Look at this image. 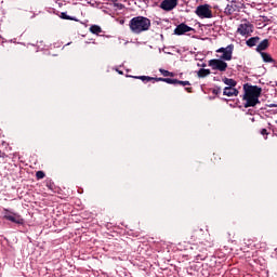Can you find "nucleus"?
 Segmentation results:
<instances>
[{
	"label": "nucleus",
	"mask_w": 277,
	"mask_h": 277,
	"mask_svg": "<svg viewBox=\"0 0 277 277\" xmlns=\"http://www.w3.org/2000/svg\"><path fill=\"white\" fill-rule=\"evenodd\" d=\"M243 90H245L243 101H246L245 107L246 108L256 107V105L261 103L259 98L261 97V92H263V89H261V87L259 85L245 84Z\"/></svg>",
	"instance_id": "1"
},
{
	"label": "nucleus",
	"mask_w": 277,
	"mask_h": 277,
	"mask_svg": "<svg viewBox=\"0 0 277 277\" xmlns=\"http://www.w3.org/2000/svg\"><path fill=\"white\" fill-rule=\"evenodd\" d=\"M129 27L132 34H143V31H148L150 29V19L144 16H136L130 21Z\"/></svg>",
	"instance_id": "2"
},
{
	"label": "nucleus",
	"mask_w": 277,
	"mask_h": 277,
	"mask_svg": "<svg viewBox=\"0 0 277 277\" xmlns=\"http://www.w3.org/2000/svg\"><path fill=\"white\" fill-rule=\"evenodd\" d=\"M3 219L8 220V222H12L13 224H18L23 226L25 224V220L21 214L11 211L10 209H3Z\"/></svg>",
	"instance_id": "3"
},
{
	"label": "nucleus",
	"mask_w": 277,
	"mask_h": 277,
	"mask_svg": "<svg viewBox=\"0 0 277 277\" xmlns=\"http://www.w3.org/2000/svg\"><path fill=\"white\" fill-rule=\"evenodd\" d=\"M208 66H210L212 70H219V72H226V68H228V63L221 58H212L208 62Z\"/></svg>",
	"instance_id": "4"
},
{
	"label": "nucleus",
	"mask_w": 277,
	"mask_h": 277,
	"mask_svg": "<svg viewBox=\"0 0 277 277\" xmlns=\"http://www.w3.org/2000/svg\"><path fill=\"white\" fill-rule=\"evenodd\" d=\"M195 12L199 18H213V11L209 4H200Z\"/></svg>",
	"instance_id": "5"
},
{
	"label": "nucleus",
	"mask_w": 277,
	"mask_h": 277,
	"mask_svg": "<svg viewBox=\"0 0 277 277\" xmlns=\"http://www.w3.org/2000/svg\"><path fill=\"white\" fill-rule=\"evenodd\" d=\"M233 49H235V47L229 44L226 48H220L216 50V53H222V55H217L219 60L230 62V60H233Z\"/></svg>",
	"instance_id": "6"
},
{
	"label": "nucleus",
	"mask_w": 277,
	"mask_h": 277,
	"mask_svg": "<svg viewBox=\"0 0 277 277\" xmlns=\"http://www.w3.org/2000/svg\"><path fill=\"white\" fill-rule=\"evenodd\" d=\"M243 10V3L239 1H232L225 8V14L232 15L235 14V12H241Z\"/></svg>",
	"instance_id": "7"
},
{
	"label": "nucleus",
	"mask_w": 277,
	"mask_h": 277,
	"mask_svg": "<svg viewBox=\"0 0 277 277\" xmlns=\"http://www.w3.org/2000/svg\"><path fill=\"white\" fill-rule=\"evenodd\" d=\"M237 31L238 34H240V36H250V34L254 31V25H252L248 21H245L242 24L238 26Z\"/></svg>",
	"instance_id": "8"
},
{
	"label": "nucleus",
	"mask_w": 277,
	"mask_h": 277,
	"mask_svg": "<svg viewBox=\"0 0 277 277\" xmlns=\"http://www.w3.org/2000/svg\"><path fill=\"white\" fill-rule=\"evenodd\" d=\"M179 5V0H163L160 3L161 10H164L166 12H172L174 8Z\"/></svg>",
	"instance_id": "9"
},
{
	"label": "nucleus",
	"mask_w": 277,
	"mask_h": 277,
	"mask_svg": "<svg viewBox=\"0 0 277 277\" xmlns=\"http://www.w3.org/2000/svg\"><path fill=\"white\" fill-rule=\"evenodd\" d=\"M189 31H194V28L187 26L185 23L177 25L174 29L175 36H183V34H187Z\"/></svg>",
	"instance_id": "10"
},
{
	"label": "nucleus",
	"mask_w": 277,
	"mask_h": 277,
	"mask_svg": "<svg viewBox=\"0 0 277 277\" xmlns=\"http://www.w3.org/2000/svg\"><path fill=\"white\" fill-rule=\"evenodd\" d=\"M223 94L224 96H238L239 91L235 87H225Z\"/></svg>",
	"instance_id": "11"
},
{
	"label": "nucleus",
	"mask_w": 277,
	"mask_h": 277,
	"mask_svg": "<svg viewBox=\"0 0 277 277\" xmlns=\"http://www.w3.org/2000/svg\"><path fill=\"white\" fill-rule=\"evenodd\" d=\"M267 47H269V40L267 39L262 40L256 47L258 53H261V51H265Z\"/></svg>",
	"instance_id": "12"
},
{
	"label": "nucleus",
	"mask_w": 277,
	"mask_h": 277,
	"mask_svg": "<svg viewBox=\"0 0 277 277\" xmlns=\"http://www.w3.org/2000/svg\"><path fill=\"white\" fill-rule=\"evenodd\" d=\"M259 40H261V38H259V37H251L250 39H248L246 41V44H247V47H250V48L256 47V44H259Z\"/></svg>",
	"instance_id": "13"
},
{
	"label": "nucleus",
	"mask_w": 277,
	"mask_h": 277,
	"mask_svg": "<svg viewBox=\"0 0 277 277\" xmlns=\"http://www.w3.org/2000/svg\"><path fill=\"white\" fill-rule=\"evenodd\" d=\"M197 75L199 79H205V77H209V75H211V69L201 68L198 70Z\"/></svg>",
	"instance_id": "14"
},
{
	"label": "nucleus",
	"mask_w": 277,
	"mask_h": 277,
	"mask_svg": "<svg viewBox=\"0 0 277 277\" xmlns=\"http://www.w3.org/2000/svg\"><path fill=\"white\" fill-rule=\"evenodd\" d=\"M223 83H225V85H228V88H235L237 85V81H235V79L233 78H224Z\"/></svg>",
	"instance_id": "15"
},
{
	"label": "nucleus",
	"mask_w": 277,
	"mask_h": 277,
	"mask_svg": "<svg viewBox=\"0 0 277 277\" xmlns=\"http://www.w3.org/2000/svg\"><path fill=\"white\" fill-rule=\"evenodd\" d=\"M263 62H266L267 64H274V58H272V55L265 52H261Z\"/></svg>",
	"instance_id": "16"
},
{
	"label": "nucleus",
	"mask_w": 277,
	"mask_h": 277,
	"mask_svg": "<svg viewBox=\"0 0 277 277\" xmlns=\"http://www.w3.org/2000/svg\"><path fill=\"white\" fill-rule=\"evenodd\" d=\"M134 79H140L143 83H148V81H155L154 77L150 76H135Z\"/></svg>",
	"instance_id": "17"
},
{
	"label": "nucleus",
	"mask_w": 277,
	"mask_h": 277,
	"mask_svg": "<svg viewBox=\"0 0 277 277\" xmlns=\"http://www.w3.org/2000/svg\"><path fill=\"white\" fill-rule=\"evenodd\" d=\"M90 31L91 34H95L96 36H98V34H102L103 29L98 25H92L90 27Z\"/></svg>",
	"instance_id": "18"
},
{
	"label": "nucleus",
	"mask_w": 277,
	"mask_h": 277,
	"mask_svg": "<svg viewBox=\"0 0 277 277\" xmlns=\"http://www.w3.org/2000/svg\"><path fill=\"white\" fill-rule=\"evenodd\" d=\"M159 72L163 76V77H174V72L168 71L163 68L159 69Z\"/></svg>",
	"instance_id": "19"
},
{
	"label": "nucleus",
	"mask_w": 277,
	"mask_h": 277,
	"mask_svg": "<svg viewBox=\"0 0 277 277\" xmlns=\"http://www.w3.org/2000/svg\"><path fill=\"white\" fill-rule=\"evenodd\" d=\"M177 79L164 78V83H169L170 85H176Z\"/></svg>",
	"instance_id": "20"
},
{
	"label": "nucleus",
	"mask_w": 277,
	"mask_h": 277,
	"mask_svg": "<svg viewBox=\"0 0 277 277\" xmlns=\"http://www.w3.org/2000/svg\"><path fill=\"white\" fill-rule=\"evenodd\" d=\"M176 85H183V87H185V85H192V83L189 82V81H183V80H176Z\"/></svg>",
	"instance_id": "21"
},
{
	"label": "nucleus",
	"mask_w": 277,
	"mask_h": 277,
	"mask_svg": "<svg viewBox=\"0 0 277 277\" xmlns=\"http://www.w3.org/2000/svg\"><path fill=\"white\" fill-rule=\"evenodd\" d=\"M44 176H45V174H44L43 171H37L36 172V177H37L38 181L44 179Z\"/></svg>",
	"instance_id": "22"
},
{
	"label": "nucleus",
	"mask_w": 277,
	"mask_h": 277,
	"mask_svg": "<svg viewBox=\"0 0 277 277\" xmlns=\"http://www.w3.org/2000/svg\"><path fill=\"white\" fill-rule=\"evenodd\" d=\"M61 18H64L65 21H72V17L71 16H68L67 13H61Z\"/></svg>",
	"instance_id": "23"
},
{
	"label": "nucleus",
	"mask_w": 277,
	"mask_h": 277,
	"mask_svg": "<svg viewBox=\"0 0 277 277\" xmlns=\"http://www.w3.org/2000/svg\"><path fill=\"white\" fill-rule=\"evenodd\" d=\"M261 135H268L267 129H262V130H261Z\"/></svg>",
	"instance_id": "24"
},
{
	"label": "nucleus",
	"mask_w": 277,
	"mask_h": 277,
	"mask_svg": "<svg viewBox=\"0 0 277 277\" xmlns=\"http://www.w3.org/2000/svg\"><path fill=\"white\" fill-rule=\"evenodd\" d=\"M154 81H163L166 83V78H154Z\"/></svg>",
	"instance_id": "25"
},
{
	"label": "nucleus",
	"mask_w": 277,
	"mask_h": 277,
	"mask_svg": "<svg viewBox=\"0 0 277 277\" xmlns=\"http://www.w3.org/2000/svg\"><path fill=\"white\" fill-rule=\"evenodd\" d=\"M267 107L269 108L277 107V104H267Z\"/></svg>",
	"instance_id": "26"
},
{
	"label": "nucleus",
	"mask_w": 277,
	"mask_h": 277,
	"mask_svg": "<svg viewBox=\"0 0 277 277\" xmlns=\"http://www.w3.org/2000/svg\"><path fill=\"white\" fill-rule=\"evenodd\" d=\"M220 93V89L219 90H213V94H219Z\"/></svg>",
	"instance_id": "27"
},
{
	"label": "nucleus",
	"mask_w": 277,
	"mask_h": 277,
	"mask_svg": "<svg viewBox=\"0 0 277 277\" xmlns=\"http://www.w3.org/2000/svg\"><path fill=\"white\" fill-rule=\"evenodd\" d=\"M186 92H192V88H185Z\"/></svg>",
	"instance_id": "28"
},
{
	"label": "nucleus",
	"mask_w": 277,
	"mask_h": 277,
	"mask_svg": "<svg viewBox=\"0 0 277 277\" xmlns=\"http://www.w3.org/2000/svg\"><path fill=\"white\" fill-rule=\"evenodd\" d=\"M119 72V75H122V72L121 71H118Z\"/></svg>",
	"instance_id": "29"
},
{
	"label": "nucleus",
	"mask_w": 277,
	"mask_h": 277,
	"mask_svg": "<svg viewBox=\"0 0 277 277\" xmlns=\"http://www.w3.org/2000/svg\"><path fill=\"white\" fill-rule=\"evenodd\" d=\"M48 187H51V185L48 184Z\"/></svg>",
	"instance_id": "30"
}]
</instances>
